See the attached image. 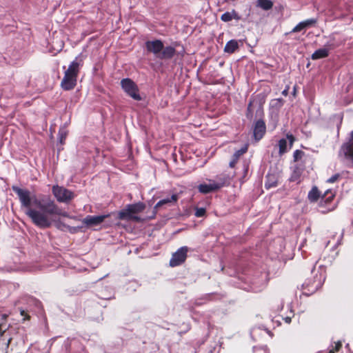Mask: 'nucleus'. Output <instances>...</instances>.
<instances>
[{
	"label": "nucleus",
	"mask_w": 353,
	"mask_h": 353,
	"mask_svg": "<svg viewBox=\"0 0 353 353\" xmlns=\"http://www.w3.org/2000/svg\"><path fill=\"white\" fill-rule=\"evenodd\" d=\"M248 148L246 146L241 148L240 150H238L237 151H236L234 152V154H233L234 157L236 159H239V158L240 157V156H241L242 154H243L244 153L246 152Z\"/></svg>",
	"instance_id": "30"
},
{
	"label": "nucleus",
	"mask_w": 353,
	"mask_h": 353,
	"mask_svg": "<svg viewBox=\"0 0 353 353\" xmlns=\"http://www.w3.org/2000/svg\"><path fill=\"white\" fill-rule=\"evenodd\" d=\"M352 20H353V17H352Z\"/></svg>",
	"instance_id": "49"
},
{
	"label": "nucleus",
	"mask_w": 353,
	"mask_h": 353,
	"mask_svg": "<svg viewBox=\"0 0 353 353\" xmlns=\"http://www.w3.org/2000/svg\"><path fill=\"white\" fill-rule=\"evenodd\" d=\"M212 181L215 185L216 186L218 190H220L223 187L228 185L230 182V177L228 174L225 173H221L217 174L214 179H212Z\"/></svg>",
	"instance_id": "14"
},
{
	"label": "nucleus",
	"mask_w": 353,
	"mask_h": 353,
	"mask_svg": "<svg viewBox=\"0 0 353 353\" xmlns=\"http://www.w3.org/2000/svg\"><path fill=\"white\" fill-rule=\"evenodd\" d=\"M295 94H296V88H294V90H293V94L295 95Z\"/></svg>",
	"instance_id": "47"
},
{
	"label": "nucleus",
	"mask_w": 353,
	"mask_h": 353,
	"mask_svg": "<svg viewBox=\"0 0 353 353\" xmlns=\"http://www.w3.org/2000/svg\"><path fill=\"white\" fill-rule=\"evenodd\" d=\"M304 30H305V28H304L303 23L301 21L291 30L290 33L298 32Z\"/></svg>",
	"instance_id": "31"
},
{
	"label": "nucleus",
	"mask_w": 353,
	"mask_h": 353,
	"mask_svg": "<svg viewBox=\"0 0 353 353\" xmlns=\"http://www.w3.org/2000/svg\"><path fill=\"white\" fill-rule=\"evenodd\" d=\"M334 48L335 46L333 43L327 42L323 48H319L314 51V52L311 56V59L312 60H317L327 57L329 56L330 50L334 49Z\"/></svg>",
	"instance_id": "10"
},
{
	"label": "nucleus",
	"mask_w": 353,
	"mask_h": 353,
	"mask_svg": "<svg viewBox=\"0 0 353 353\" xmlns=\"http://www.w3.org/2000/svg\"><path fill=\"white\" fill-rule=\"evenodd\" d=\"M253 352H254V353H269L268 348L266 345L260 346V347H254Z\"/></svg>",
	"instance_id": "27"
},
{
	"label": "nucleus",
	"mask_w": 353,
	"mask_h": 353,
	"mask_svg": "<svg viewBox=\"0 0 353 353\" xmlns=\"http://www.w3.org/2000/svg\"><path fill=\"white\" fill-rule=\"evenodd\" d=\"M238 159H236L234 156H232V161L230 162V167L231 168H233L234 166V165L236 164V163L237 162Z\"/></svg>",
	"instance_id": "37"
},
{
	"label": "nucleus",
	"mask_w": 353,
	"mask_h": 353,
	"mask_svg": "<svg viewBox=\"0 0 353 353\" xmlns=\"http://www.w3.org/2000/svg\"><path fill=\"white\" fill-rule=\"evenodd\" d=\"M20 314L22 316H23V321L28 320L30 319V316L28 314L27 310L20 309Z\"/></svg>",
	"instance_id": "35"
},
{
	"label": "nucleus",
	"mask_w": 353,
	"mask_h": 353,
	"mask_svg": "<svg viewBox=\"0 0 353 353\" xmlns=\"http://www.w3.org/2000/svg\"><path fill=\"white\" fill-rule=\"evenodd\" d=\"M340 243H340V241H339L336 243V244L334 245V248H336V246H338Z\"/></svg>",
	"instance_id": "46"
},
{
	"label": "nucleus",
	"mask_w": 353,
	"mask_h": 353,
	"mask_svg": "<svg viewBox=\"0 0 353 353\" xmlns=\"http://www.w3.org/2000/svg\"><path fill=\"white\" fill-rule=\"evenodd\" d=\"M121 85L124 92L133 99L140 101L141 97L139 94V88L130 79L125 78L121 81Z\"/></svg>",
	"instance_id": "6"
},
{
	"label": "nucleus",
	"mask_w": 353,
	"mask_h": 353,
	"mask_svg": "<svg viewBox=\"0 0 353 353\" xmlns=\"http://www.w3.org/2000/svg\"><path fill=\"white\" fill-rule=\"evenodd\" d=\"M128 219H132V220H134L137 221H141L140 217H139L138 216H133L132 214V217H129ZM126 220H128V219Z\"/></svg>",
	"instance_id": "38"
},
{
	"label": "nucleus",
	"mask_w": 353,
	"mask_h": 353,
	"mask_svg": "<svg viewBox=\"0 0 353 353\" xmlns=\"http://www.w3.org/2000/svg\"><path fill=\"white\" fill-rule=\"evenodd\" d=\"M329 192V190H327L324 195L322 196L321 198V203L324 201L325 203H328V202H330L333 197H334V194H332L331 196H329L327 197H326V195Z\"/></svg>",
	"instance_id": "33"
},
{
	"label": "nucleus",
	"mask_w": 353,
	"mask_h": 353,
	"mask_svg": "<svg viewBox=\"0 0 353 353\" xmlns=\"http://www.w3.org/2000/svg\"><path fill=\"white\" fill-rule=\"evenodd\" d=\"M6 315H4V316H3V319H2V320H3V321H4V320L6 319Z\"/></svg>",
	"instance_id": "48"
},
{
	"label": "nucleus",
	"mask_w": 353,
	"mask_h": 353,
	"mask_svg": "<svg viewBox=\"0 0 353 353\" xmlns=\"http://www.w3.org/2000/svg\"><path fill=\"white\" fill-rule=\"evenodd\" d=\"M68 135V132L65 128H61L59 132V140L60 143L63 144Z\"/></svg>",
	"instance_id": "24"
},
{
	"label": "nucleus",
	"mask_w": 353,
	"mask_h": 353,
	"mask_svg": "<svg viewBox=\"0 0 353 353\" xmlns=\"http://www.w3.org/2000/svg\"><path fill=\"white\" fill-rule=\"evenodd\" d=\"M325 279V275L320 273L319 276L317 275L312 281H305L302 285V288L305 291L303 292L305 295L309 296L318 290L323 284Z\"/></svg>",
	"instance_id": "4"
},
{
	"label": "nucleus",
	"mask_w": 353,
	"mask_h": 353,
	"mask_svg": "<svg viewBox=\"0 0 353 353\" xmlns=\"http://www.w3.org/2000/svg\"><path fill=\"white\" fill-rule=\"evenodd\" d=\"M303 23V25L304 26V28L305 29L311 27V26H313L314 25H315L317 22V19H306L305 21H301Z\"/></svg>",
	"instance_id": "25"
},
{
	"label": "nucleus",
	"mask_w": 353,
	"mask_h": 353,
	"mask_svg": "<svg viewBox=\"0 0 353 353\" xmlns=\"http://www.w3.org/2000/svg\"><path fill=\"white\" fill-rule=\"evenodd\" d=\"M6 328V325L3 323H0V334L2 335Z\"/></svg>",
	"instance_id": "36"
},
{
	"label": "nucleus",
	"mask_w": 353,
	"mask_h": 353,
	"mask_svg": "<svg viewBox=\"0 0 353 353\" xmlns=\"http://www.w3.org/2000/svg\"><path fill=\"white\" fill-rule=\"evenodd\" d=\"M12 190L17 194L21 205L26 209V214L40 228H48L54 221V217H68L67 212L59 208L48 195L36 196L27 189L13 185Z\"/></svg>",
	"instance_id": "1"
},
{
	"label": "nucleus",
	"mask_w": 353,
	"mask_h": 353,
	"mask_svg": "<svg viewBox=\"0 0 353 353\" xmlns=\"http://www.w3.org/2000/svg\"><path fill=\"white\" fill-rule=\"evenodd\" d=\"M190 248L187 246H183L179 248L172 254L170 260V265L171 267H176L183 263L187 258V254Z\"/></svg>",
	"instance_id": "8"
},
{
	"label": "nucleus",
	"mask_w": 353,
	"mask_h": 353,
	"mask_svg": "<svg viewBox=\"0 0 353 353\" xmlns=\"http://www.w3.org/2000/svg\"><path fill=\"white\" fill-rule=\"evenodd\" d=\"M205 209L203 208H196L194 212V215L196 217H202L205 215Z\"/></svg>",
	"instance_id": "32"
},
{
	"label": "nucleus",
	"mask_w": 353,
	"mask_h": 353,
	"mask_svg": "<svg viewBox=\"0 0 353 353\" xmlns=\"http://www.w3.org/2000/svg\"><path fill=\"white\" fill-rule=\"evenodd\" d=\"M277 185V182L276 180L274 179H271V176H267V181H265V187L267 188V189H269V188H273V187H276Z\"/></svg>",
	"instance_id": "23"
},
{
	"label": "nucleus",
	"mask_w": 353,
	"mask_h": 353,
	"mask_svg": "<svg viewBox=\"0 0 353 353\" xmlns=\"http://www.w3.org/2000/svg\"><path fill=\"white\" fill-rule=\"evenodd\" d=\"M340 177H341V174L339 173H336V174H334L333 176H332L330 178H329L327 180V182L330 183H333L336 182Z\"/></svg>",
	"instance_id": "34"
},
{
	"label": "nucleus",
	"mask_w": 353,
	"mask_h": 353,
	"mask_svg": "<svg viewBox=\"0 0 353 353\" xmlns=\"http://www.w3.org/2000/svg\"><path fill=\"white\" fill-rule=\"evenodd\" d=\"M288 91H289V87H287L285 89H284L283 91H282V94L283 96H287L288 94Z\"/></svg>",
	"instance_id": "39"
},
{
	"label": "nucleus",
	"mask_w": 353,
	"mask_h": 353,
	"mask_svg": "<svg viewBox=\"0 0 353 353\" xmlns=\"http://www.w3.org/2000/svg\"><path fill=\"white\" fill-rule=\"evenodd\" d=\"M244 170H245V172H247L248 171V165H245L244 166Z\"/></svg>",
	"instance_id": "45"
},
{
	"label": "nucleus",
	"mask_w": 353,
	"mask_h": 353,
	"mask_svg": "<svg viewBox=\"0 0 353 353\" xmlns=\"http://www.w3.org/2000/svg\"><path fill=\"white\" fill-rule=\"evenodd\" d=\"M287 137L291 142L294 141V137L292 135H288Z\"/></svg>",
	"instance_id": "41"
},
{
	"label": "nucleus",
	"mask_w": 353,
	"mask_h": 353,
	"mask_svg": "<svg viewBox=\"0 0 353 353\" xmlns=\"http://www.w3.org/2000/svg\"><path fill=\"white\" fill-rule=\"evenodd\" d=\"M287 141L285 139H281L279 141V154H282L287 152Z\"/></svg>",
	"instance_id": "22"
},
{
	"label": "nucleus",
	"mask_w": 353,
	"mask_h": 353,
	"mask_svg": "<svg viewBox=\"0 0 353 353\" xmlns=\"http://www.w3.org/2000/svg\"><path fill=\"white\" fill-rule=\"evenodd\" d=\"M79 68V63L77 61H73L70 63L61 82V87L63 90H71L75 87Z\"/></svg>",
	"instance_id": "3"
},
{
	"label": "nucleus",
	"mask_w": 353,
	"mask_h": 353,
	"mask_svg": "<svg viewBox=\"0 0 353 353\" xmlns=\"http://www.w3.org/2000/svg\"><path fill=\"white\" fill-rule=\"evenodd\" d=\"M108 216V214L98 216L88 215L83 219V223L87 226H97L101 224L105 219Z\"/></svg>",
	"instance_id": "13"
},
{
	"label": "nucleus",
	"mask_w": 353,
	"mask_h": 353,
	"mask_svg": "<svg viewBox=\"0 0 353 353\" xmlns=\"http://www.w3.org/2000/svg\"><path fill=\"white\" fill-rule=\"evenodd\" d=\"M304 156V152L299 150H296L294 152L293 157L294 161H298L299 160L301 159L302 157Z\"/></svg>",
	"instance_id": "29"
},
{
	"label": "nucleus",
	"mask_w": 353,
	"mask_h": 353,
	"mask_svg": "<svg viewBox=\"0 0 353 353\" xmlns=\"http://www.w3.org/2000/svg\"><path fill=\"white\" fill-rule=\"evenodd\" d=\"M256 6L267 11L272 8L273 3L270 0H257Z\"/></svg>",
	"instance_id": "19"
},
{
	"label": "nucleus",
	"mask_w": 353,
	"mask_h": 353,
	"mask_svg": "<svg viewBox=\"0 0 353 353\" xmlns=\"http://www.w3.org/2000/svg\"><path fill=\"white\" fill-rule=\"evenodd\" d=\"M266 132V125L265 121L259 119L254 124L253 137L256 141H260Z\"/></svg>",
	"instance_id": "9"
},
{
	"label": "nucleus",
	"mask_w": 353,
	"mask_h": 353,
	"mask_svg": "<svg viewBox=\"0 0 353 353\" xmlns=\"http://www.w3.org/2000/svg\"><path fill=\"white\" fill-rule=\"evenodd\" d=\"M233 19H240V16L234 10H232L231 12H225L221 16V19L224 22H229Z\"/></svg>",
	"instance_id": "17"
},
{
	"label": "nucleus",
	"mask_w": 353,
	"mask_h": 353,
	"mask_svg": "<svg viewBox=\"0 0 353 353\" xmlns=\"http://www.w3.org/2000/svg\"><path fill=\"white\" fill-rule=\"evenodd\" d=\"M52 191L57 200L61 203H68L74 196L72 191L59 185H54Z\"/></svg>",
	"instance_id": "7"
},
{
	"label": "nucleus",
	"mask_w": 353,
	"mask_h": 353,
	"mask_svg": "<svg viewBox=\"0 0 353 353\" xmlns=\"http://www.w3.org/2000/svg\"><path fill=\"white\" fill-rule=\"evenodd\" d=\"M206 181L208 183L204 182L197 186V189L200 193L207 194L219 190L215 183L212 181V179H207Z\"/></svg>",
	"instance_id": "12"
},
{
	"label": "nucleus",
	"mask_w": 353,
	"mask_h": 353,
	"mask_svg": "<svg viewBox=\"0 0 353 353\" xmlns=\"http://www.w3.org/2000/svg\"><path fill=\"white\" fill-rule=\"evenodd\" d=\"M262 112H263V111H262L261 108V107H259V110H257V114H259V113H262Z\"/></svg>",
	"instance_id": "43"
},
{
	"label": "nucleus",
	"mask_w": 353,
	"mask_h": 353,
	"mask_svg": "<svg viewBox=\"0 0 353 353\" xmlns=\"http://www.w3.org/2000/svg\"><path fill=\"white\" fill-rule=\"evenodd\" d=\"M340 154L350 160L353 163V131L351 132V138L349 141L342 145L339 152Z\"/></svg>",
	"instance_id": "11"
},
{
	"label": "nucleus",
	"mask_w": 353,
	"mask_h": 353,
	"mask_svg": "<svg viewBox=\"0 0 353 353\" xmlns=\"http://www.w3.org/2000/svg\"><path fill=\"white\" fill-rule=\"evenodd\" d=\"M71 344L70 340L68 339L64 341L62 345L61 350L63 353H70Z\"/></svg>",
	"instance_id": "26"
},
{
	"label": "nucleus",
	"mask_w": 353,
	"mask_h": 353,
	"mask_svg": "<svg viewBox=\"0 0 353 353\" xmlns=\"http://www.w3.org/2000/svg\"><path fill=\"white\" fill-rule=\"evenodd\" d=\"M275 101H277V103H281L282 102V101H283V100H282L281 99H276Z\"/></svg>",
	"instance_id": "44"
},
{
	"label": "nucleus",
	"mask_w": 353,
	"mask_h": 353,
	"mask_svg": "<svg viewBox=\"0 0 353 353\" xmlns=\"http://www.w3.org/2000/svg\"><path fill=\"white\" fill-rule=\"evenodd\" d=\"M28 304L29 306H34L38 310L41 309V303L37 299L30 296L27 299Z\"/></svg>",
	"instance_id": "21"
},
{
	"label": "nucleus",
	"mask_w": 353,
	"mask_h": 353,
	"mask_svg": "<svg viewBox=\"0 0 353 353\" xmlns=\"http://www.w3.org/2000/svg\"><path fill=\"white\" fill-rule=\"evenodd\" d=\"M252 101L249 102L246 112V117L250 120H252L253 117V111L252 110Z\"/></svg>",
	"instance_id": "28"
},
{
	"label": "nucleus",
	"mask_w": 353,
	"mask_h": 353,
	"mask_svg": "<svg viewBox=\"0 0 353 353\" xmlns=\"http://www.w3.org/2000/svg\"><path fill=\"white\" fill-rule=\"evenodd\" d=\"M241 42V41H239ZM239 48V41L232 39L228 41L225 46L224 51L227 53H234Z\"/></svg>",
	"instance_id": "16"
},
{
	"label": "nucleus",
	"mask_w": 353,
	"mask_h": 353,
	"mask_svg": "<svg viewBox=\"0 0 353 353\" xmlns=\"http://www.w3.org/2000/svg\"><path fill=\"white\" fill-rule=\"evenodd\" d=\"M145 208V204L141 202L128 204L124 209L119 212L118 218L121 220H125L129 217H132V214L142 212Z\"/></svg>",
	"instance_id": "5"
},
{
	"label": "nucleus",
	"mask_w": 353,
	"mask_h": 353,
	"mask_svg": "<svg viewBox=\"0 0 353 353\" xmlns=\"http://www.w3.org/2000/svg\"><path fill=\"white\" fill-rule=\"evenodd\" d=\"M285 321L287 323H290L291 322V318L290 317H286L285 318Z\"/></svg>",
	"instance_id": "42"
},
{
	"label": "nucleus",
	"mask_w": 353,
	"mask_h": 353,
	"mask_svg": "<svg viewBox=\"0 0 353 353\" xmlns=\"http://www.w3.org/2000/svg\"><path fill=\"white\" fill-rule=\"evenodd\" d=\"M148 52L153 53L157 59L161 60L171 59L176 53L174 46H164L160 39L147 41L145 43Z\"/></svg>",
	"instance_id": "2"
},
{
	"label": "nucleus",
	"mask_w": 353,
	"mask_h": 353,
	"mask_svg": "<svg viewBox=\"0 0 353 353\" xmlns=\"http://www.w3.org/2000/svg\"><path fill=\"white\" fill-rule=\"evenodd\" d=\"M215 296L214 293H208L202 296L201 298L197 299L195 301L196 305H201L207 301H211L212 297Z\"/></svg>",
	"instance_id": "20"
},
{
	"label": "nucleus",
	"mask_w": 353,
	"mask_h": 353,
	"mask_svg": "<svg viewBox=\"0 0 353 353\" xmlns=\"http://www.w3.org/2000/svg\"><path fill=\"white\" fill-rule=\"evenodd\" d=\"M179 199V196L177 194H173L171 196L165 198L163 199L160 200L155 205L154 209L155 210H157L159 208L164 205H174Z\"/></svg>",
	"instance_id": "15"
},
{
	"label": "nucleus",
	"mask_w": 353,
	"mask_h": 353,
	"mask_svg": "<svg viewBox=\"0 0 353 353\" xmlns=\"http://www.w3.org/2000/svg\"><path fill=\"white\" fill-rule=\"evenodd\" d=\"M341 346H342L341 343V342H338V343L336 344V346H335V350H336V351H339Z\"/></svg>",
	"instance_id": "40"
},
{
	"label": "nucleus",
	"mask_w": 353,
	"mask_h": 353,
	"mask_svg": "<svg viewBox=\"0 0 353 353\" xmlns=\"http://www.w3.org/2000/svg\"><path fill=\"white\" fill-rule=\"evenodd\" d=\"M320 192L317 187L314 186L309 192L307 198L310 202H316L320 197Z\"/></svg>",
	"instance_id": "18"
}]
</instances>
